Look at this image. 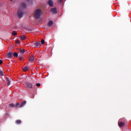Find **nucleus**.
Masks as SVG:
<instances>
[{
    "label": "nucleus",
    "mask_w": 131,
    "mask_h": 131,
    "mask_svg": "<svg viewBox=\"0 0 131 131\" xmlns=\"http://www.w3.org/2000/svg\"><path fill=\"white\" fill-rule=\"evenodd\" d=\"M26 104V102L25 101H24L20 104L19 103H17L15 105V107H23V106H24V105H25Z\"/></svg>",
    "instance_id": "nucleus-2"
},
{
    "label": "nucleus",
    "mask_w": 131,
    "mask_h": 131,
    "mask_svg": "<svg viewBox=\"0 0 131 131\" xmlns=\"http://www.w3.org/2000/svg\"><path fill=\"white\" fill-rule=\"evenodd\" d=\"M26 84L27 86L29 89H32V84H31V83L27 82Z\"/></svg>",
    "instance_id": "nucleus-7"
},
{
    "label": "nucleus",
    "mask_w": 131,
    "mask_h": 131,
    "mask_svg": "<svg viewBox=\"0 0 131 131\" xmlns=\"http://www.w3.org/2000/svg\"><path fill=\"white\" fill-rule=\"evenodd\" d=\"M12 34V35H17V32L13 31Z\"/></svg>",
    "instance_id": "nucleus-19"
},
{
    "label": "nucleus",
    "mask_w": 131,
    "mask_h": 131,
    "mask_svg": "<svg viewBox=\"0 0 131 131\" xmlns=\"http://www.w3.org/2000/svg\"><path fill=\"white\" fill-rule=\"evenodd\" d=\"M53 25V21H50L48 23V26H52Z\"/></svg>",
    "instance_id": "nucleus-16"
},
{
    "label": "nucleus",
    "mask_w": 131,
    "mask_h": 131,
    "mask_svg": "<svg viewBox=\"0 0 131 131\" xmlns=\"http://www.w3.org/2000/svg\"><path fill=\"white\" fill-rule=\"evenodd\" d=\"M14 57H18V53L17 52H14L13 53Z\"/></svg>",
    "instance_id": "nucleus-18"
},
{
    "label": "nucleus",
    "mask_w": 131,
    "mask_h": 131,
    "mask_svg": "<svg viewBox=\"0 0 131 131\" xmlns=\"http://www.w3.org/2000/svg\"><path fill=\"white\" fill-rule=\"evenodd\" d=\"M10 1H12V0H10Z\"/></svg>",
    "instance_id": "nucleus-27"
},
{
    "label": "nucleus",
    "mask_w": 131,
    "mask_h": 131,
    "mask_svg": "<svg viewBox=\"0 0 131 131\" xmlns=\"http://www.w3.org/2000/svg\"><path fill=\"white\" fill-rule=\"evenodd\" d=\"M0 64H3V60H0Z\"/></svg>",
    "instance_id": "nucleus-26"
},
{
    "label": "nucleus",
    "mask_w": 131,
    "mask_h": 131,
    "mask_svg": "<svg viewBox=\"0 0 131 131\" xmlns=\"http://www.w3.org/2000/svg\"><path fill=\"white\" fill-rule=\"evenodd\" d=\"M123 126H124V123H122V122H119V126L121 127H122Z\"/></svg>",
    "instance_id": "nucleus-12"
},
{
    "label": "nucleus",
    "mask_w": 131,
    "mask_h": 131,
    "mask_svg": "<svg viewBox=\"0 0 131 131\" xmlns=\"http://www.w3.org/2000/svg\"><path fill=\"white\" fill-rule=\"evenodd\" d=\"M19 42H20V40H15V43L18 44V43H19Z\"/></svg>",
    "instance_id": "nucleus-22"
},
{
    "label": "nucleus",
    "mask_w": 131,
    "mask_h": 131,
    "mask_svg": "<svg viewBox=\"0 0 131 131\" xmlns=\"http://www.w3.org/2000/svg\"><path fill=\"white\" fill-rule=\"evenodd\" d=\"M41 45V44H40V42H37L34 43V47H37V48L40 47Z\"/></svg>",
    "instance_id": "nucleus-6"
},
{
    "label": "nucleus",
    "mask_w": 131,
    "mask_h": 131,
    "mask_svg": "<svg viewBox=\"0 0 131 131\" xmlns=\"http://www.w3.org/2000/svg\"><path fill=\"white\" fill-rule=\"evenodd\" d=\"M34 60V56H32V57H30V58H29V61L30 62H33Z\"/></svg>",
    "instance_id": "nucleus-9"
},
{
    "label": "nucleus",
    "mask_w": 131,
    "mask_h": 131,
    "mask_svg": "<svg viewBox=\"0 0 131 131\" xmlns=\"http://www.w3.org/2000/svg\"><path fill=\"white\" fill-rule=\"evenodd\" d=\"M58 3H59L60 4L62 3V0H58Z\"/></svg>",
    "instance_id": "nucleus-25"
},
{
    "label": "nucleus",
    "mask_w": 131,
    "mask_h": 131,
    "mask_svg": "<svg viewBox=\"0 0 131 131\" xmlns=\"http://www.w3.org/2000/svg\"><path fill=\"white\" fill-rule=\"evenodd\" d=\"M48 5L50 6V7H53L54 6V3H53V2L52 1V0H49L48 2Z\"/></svg>",
    "instance_id": "nucleus-5"
},
{
    "label": "nucleus",
    "mask_w": 131,
    "mask_h": 131,
    "mask_svg": "<svg viewBox=\"0 0 131 131\" xmlns=\"http://www.w3.org/2000/svg\"><path fill=\"white\" fill-rule=\"evenodd\" d=\"M26 7V5L25 4V3H22L21 4V7L22 8H25Z\"/></svg>",
    "instance_id": "nucleus-21"
},
{
    "label": "nucleus",
    "mask_w": 131,
    "mask_h": 131,
    "mask_svg": "<svg viewBox=\"0 0 131 131\" xmlns=\"http://www.w3.org/2000/svg\"><path fill=\"white\" fill-rule=\"evenodd\" d=\"M42 12H41V10L40 9H37L34 12V16L36 19H38Z\"/></svg>",
    "instance_id": "nucleus-1"
},
{
    "label": "nucleus",
    "mask_w": 131,
    "mask_h": 131,
    "mask_svg": "<svg viewBox=\"0 0 131 131\" xmlns=\"http://www.w3.org/2000/svg\"><path fill=\"white\" fill-rule=\"evenodd\" d=\"M0 74L1 75H5V72H4V71L3 70H0Z\"/></svg>",
    "instance_id": "nucleus-15"
},
{
    "label": "nucleus",
    "mask_w": 131,
    "mask_h": 131,
    "mask_svg": "<svg viewBox=\"0 0 131 131\" xmlns=\"http://www.w3.org/2000/svg\"><path fill=\"white\" fill-rule=\"evenodd\" d=\"M23 15V13H22V11H21L20 10H18V12H17L18 17H19V18H21V17H22Z\"/></svg>",
    "instance_id": "nucleus-3"
},
{
    "label": "nucleus",
    "mask_w": 131,
    "mask_h": 131,
    "mask_svg": "<svg viewBox=\"0 0 131 131\" xmlns=\"http://www.w3.org/2000/svg\"><path fill=\"white\" fill-rule=\"evenodd\" d=\"M7 85H10V84H11V81L8 78H7Z\"/></svg>",
    "instance_id": "nucleus-14"
},
{
    "label": "nucleus",
    "mask_w": 131,
    "mask_h": 131,
    "mask_svg": "<svg viewBox=\"0 0 131 131\" xmlns=\"http://www.w3.org/2000/svg\"><path fill=\"white\" fill-rule=\"evenodd\" d=\"M29 69V68L28 67H26L25 68H23V71L26 72L28 70V69Z\"/></svg>",
    "instance_id": "nucleus-11"
},
{
    "label": "nucleus",
    "mask_w": 131,
    "mask_h": 131,
    "mask_svg": "<svg viewBox=\"0 0 131 131\" xmlns=\"http://www.w3.org/2000/svg\"><path fill=\"white\" fill-rule=\"evenodd\" d=\"M12 55H13L12 52L9 53L7 55V58H11V57H12Z\"/></svg>",
    "instance_id": "nucleus-10"
},
{
    "label": "nucleus",
    "mask_w": 131,
    "mask_h": 131,
    "mask_svg": "<svg viewBox=\"0 0 131 131\" xmlns=\"http://www.w3.org/2000/svg\"><path fill=\"white\" fill-rule=\"evenodd\" d=\"M19 52L21 53V54H24V53H25V50L23 49H20L19 50Z\"/></svg>",
    "instance_id": "nucleus-13"
},
{
    "label": "nucleus",
    "mask_w": 131,
    "mask_h": 131,
    "mask_svg": "<svg viewBox=\"0 0 131 131\" xmlns=\"http://www.w3.org/2000/svg\"><path fill=\"white\" fill-rule=\"evenodd\" d=\"M27 37H26L25 35H23L20 37V39H21V40H25V39H26Z\"/></svg>",
    "instance_id": "nucleus-8"
},
{
    "label": "nucleus",
    "mask_w": 131,
    "mask_h": 131,
    "mask_svg": "<svg viewBox=\"0 0 131 131\" xmlns=\"http://www.w3.org/2000/svg\"><path fill=\"white\" fill-rule=\"evenodd\" d=\"M50 12H51L52 14H56V13H57V9L56 8H52L50 9Z\"/></svg>",
    "instance_id": "nucleus-4"
},
{
    "label": "nucleus",
    "mask_w": 131,
    "mask_h": 131,
    "mask_svg": "<svg viewBox=\"0 0 131 131\" xmlns=\"http://www.w3.org/2000/svg\"><path fill=\"white\" fill-rule=\"evenodd\" d=\"M41 42L42 45H43L45 43V40H41Z\"/></svg>",
    "instance_id": "nucleus-24"
},
{
    "label": "nucleus",
    "mask_w": 131,
    "mask_h": 131,
    "mask_svg": "<svg viewBox=\"0 0 131 131\" xmlns=\"http://www.w3.org/2000/svg\"><path fill=\"white\" fill-rule=\"evenodd\" d=\"M36 86L39 87V86H40V83H36Z\"/></svg>",
    "instance_id": "nucleus-23"
},
{
    "label": "nucleus",
    "mask_w": 131,
    "mask_h": 131,
    "mask_svg": "<svg viewBox=\"0 0 131 131\" xmlns=\"http://www.w3.org/2000/svg\"><path fill=\"white\" fill-rule=\"evenodd\" d=\"M9 106H10V107H11V108H13V107H15V104H13V103L9 104Z\"/></svg>",
    "instance_id": "nucleus-20"
},
{
    "label": "nucleus",
    "mask_w": 131,
    "mask_h": 131,
    "mask_svg": "<svg viewBox=\"0 0 131 131\" xmlns=\"http://www.w3.org/2000/svg\"><path fill=\"white\" fill-rule=\"evenodd\" d=\"M16 124H20V123H21V120H16Z\"/></svg>",
    "instance_id": "nucleus-17"
}]
</instances>
